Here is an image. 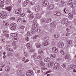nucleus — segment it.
Segmentation results:
<instances>
[{
    "label": "nucleus",
    "mask_w": 76,
    "mask_h": 76,
    "mask_svg": "<svg viewBox=\"0 0 76 76\" xmlns=\"http://www.w3.org/2000/svg\"><path fill=\"white\" fill-rule=\"evenodd\" d=\"M4 35H5L6 37H7V38H9V35L8 34H5V35L4 34Z\"/></svg>",
    "instance_id": "54"
},
{
    "label": "nucleus",
    "mask_w": 76,
    "mask_h": 76,
    "mask_svg": "<svg viewBox=\"0 0 76 76\" xmlns=\"http://www.w3.org/2000/svg\"><path fill=\"white\" fill-rule=\"evenodd\" d=\"M6 71H9L10 70V67L8 66H6L5 68Z\"/></svg>",
    "instance_id": "24"
},
{
    "label": "nucleus",
    "mask_w": 76,
    "mask_h": 76,
    "mask_svg": "<svg viewBox=\"0 0 76 76\" xmlns=\"http://www.w3.org/2000/svg\"><path fill=\"white\" fill-rule=\"evenodd\" d=\"M59 65L58 64V63H56L54 64V67H56L57 66H58Z\"/></svg>",
    "instance_id": "35"
},
{
    "label": "nucleus",
    "mask_w": 76,
    "mask_h": 76,
    "mask_svg": "<svg viewBox=\"0 0 76 76\" xmlns=\"http://www.w3.org/2000/svg\"><path fill=\"white\" fill-rule=\"evenodd\" d=\"M36 32V29H33L31 31L32 34H34Z\"/></svg>",
    "instance_id": "26"
},
{
    "label": "nucleus",
    "mask_w": 76,
    "mask_h": 76,
    "mask_svg": "<svg viewBox=\"0 0 76 76\" xmlns=\"http://www.w3.org/2000/svg\"><path fill=\"white\" fill-rule=\"evenodd\" d=\"M7 16V13L5 12H1L0 14V17L1 18L4 19Z\"/></svg>",
    "instance_id": "2"
},
{
    "label": "nucleus",
    "mask_w": 76,
    "mask_h": 76,
    "mask_svg": "<svg viewBox=\"0 0 76 76\" xmlns=\"http://www.w3.org/2000/svg\"><path fill=\"white\" fill-rule=\"evenodd\" d=\"M27 47L28 48H31L32 47V46L30 43H28L27 44Z\"/></svg>",
    "instance_id": "22"
},
{
    "label": "nucleus",
    "mask_w": 76,
    "mask_h": 76,
    "mask_svg": "<svg viewBox=\"0 0 76 76\" xmlns=\"http://www.w3.org/2000/svg\"><path fill=\"white\" fill-rule=\"evenodd\" d=\"M20 29H24V28H25V26H22L20 27Z\"/></svg>",
    "instance_id": "50"
},
{
    "label": "nucleus",
    "mask_w": 76,
    "mask_h": 76,
    "mask_svg": "<svg viewBox=\"0 0 76 76\" xmlns=\"http://www.w3.org/2000/svg\"><path fill=\"white\" fill-rule=\"evenodd\" d=\"M19 16L20 17H24V16H25V14L23 13H20V14H19Z\"/></svg>",
    "instance_id": "29"
},
{
    "label": "nucleus",
    "mask_w": 76,
    "mask_h": 76,
    "mask_svg": "<svg viewBox=\"0 0 76 76\" xmlns=\"http://www.w3.org/2000/svg\"><path fill=\"white\" fill-rule=\"evenodd\" d=\"M36 46L37 48H41V44L37 42L36 43Z\"/></svg>",
    "instance_id": "9"
},
{
    "label": "nucleus",
    "mask_w": 76,
    "mask_h": 76,
    "mask_svg": "<svg viewBox=\"0 0 76 76\" xmlns=\"http://www.w3.org/2000/svg\"><path fill=\"white\" fill-rule=\"evenodd\" d=\"M43 46H47L48 45V43L47 42H44L43 43Z\"/></svg>",
    "instance_id": "15"
},
{
    "label": "nucleus",
    "mask_w": 76,
    "mask_h": 76,
    "mask_svg": "<svg viewBox=\"0 0 76 76\" xmlns=\"http://www.w3.org/2000/svg\"><path fill=\"white\" fill-rule=\"evenodd\" d=\"M60 12H57V13L56 14L57 16H60Z\"/></svg>",
    "instance_id": "45"
},
{
    "label": "nucleus",
    "mask_w": 76,
    "mask_h": 76,
    "mask_svg": "<svg viewBox=\"0 0 76 76\" xmlns=\"http://www.w3.org/2000/svg\"><path fill=\"white\" fill-rule=\"evenodd\" d=\"M50 63V64L52 66H53V65L54 64V63H53V62H51Z\"/></svg>",
    "instance_id": "61"
},
{
    "label": "nucleus",
    "mask_w": 76,
    "mask_h": 76,
    "mask_svg": "<svg viewBox=\"0 0 76 76\" xmlns=\"http://www.w3.org/2000/svg\"><path fill=\"white\" fill-rule=\"evenodd\" d=\"M3 32L4 33V34H6L7 32H6V30H4L3 31Z\"/></svg>",
    "instance_id": "52"
},
{
    "label": "nucleus",
    "mask_w": 76,
    "mask_h": 76,
    "mask_svg": "<svg viewBox=\"0 0 76 76\" xmlns=\"http://www.w3.org/2000/svg\"><path fill=\"white\" fill-rule=\"evenodd\" d=\"M56 55L55 54H52L50 56L51 58H54L56 57Z\"/></svg>",
    "instance_id": "20"
},
{
    "label": "nucleus",
    "mask_w": 76,
    "mask_h": 76,
    "mask_svg": "<svg viewBox=\"0 0 76 76\" xmlns=\"http://www.w3.org/2000/svg\"><path fill=\"white\" fill-rule=\"evenodd\" d=\"M42 5L44 6H48L49 5V3L46 0H43L42 1Z\"/></svg>",
    "instance_id": "3"
},
{
    "label": "nucleus",
    "mask_w": 76,
    "mask_h": 76,
    "mask_svg": "<svg viewBox=\"0 0 76 76\" xmlns=\"http://www.w3.org/2000/svg\"><path fill=\"white\" fill-rule=\"evenodd\" d=\"M49 7L50 9H52L54 8V5H50L49 6Z\"/></svg>",
    "instance_id": "33"
},
{
    "label": "nucleus",
    "mask_w": 76,
    "mask_h": 76,
    "mask_svg": "<svg viewBox=\"0 0 76 76\" xmlns=\"http://www.w3.org/2000/svg\"><path fill=\"white\" fill-rule=\"evenodd\" d=\"M73 3V1L72 0H70L68 4V5H71V4Z\"/></svg>",
    "instance_id": "27"
},
{
    "label": "nucleus",
    "mask_w": 76,
    "mask_h": 76,
    "mask_svg": "<svg viewBox=\"0 0 76 76\" xmlns=\"http://www.w3.org/2000/svg\"><path fill=\"white\" fill-rule=\"evenodd\" d=\"M71 6L72 7H75V6H76V4L75 3H72L71 5Z\"/></svg>",
    "instance_id": "23"
},
{
    "label": "nucleus",
    "mask_w": 76,
    "mask_h": 76,
    "mask_svg": "<svg viewBox=\"0 0 76 76\" xmlns=\"http://www.w3.org/2000/svg\"><path fill=\"white\" fill-rule=\"evenodd\" d=\"M27 13H31V11L30 10H27Z\"/></svg>",
    "instance_id": "56"
},
{
    "label": "nucleus",
    "mask_w": 76,
    "mask_h": 76,
    "mask_svg": "<svg viewBox=\"0 0 76 76\" xmlns=\"http://www.w3.org/2000/svg\"><path fill=\"white\" fill-rule=\"evenodd\" d=\"M22 60L23 61H25V57H23L22 59Z\"/></svg>",
    "instance_id": "59"
},
{
    "label": "nucleus",
    "mask_w": 76,
    "mask_h": 76,
    "mask_svg": "<svg viewBox=\"0 0 76 76\" xmlns=\"http://www.w3.org/2000/svg\"><path fill=\"white\" fill-rule=\"evenodd\" d=\"M52 50L54 52V53H57V51H58V48L54 47L52 48Z\"/></svg>",
    "instance_id": "10"
},
{
    "label": "nucleus",
    "mask_w": 76,
    "mask_h": 76,
    "mask_svg": "<svg viewBox=\"0 0 76 76\" xmlns=\"http://www.w3.org/2000/svg\"><path fill=\"white\" fill-rule=\"evenodd\" d=\"M64 11L65 13H67V10L66 9V8H64Z\"/></svg>",
    "instance_id": "39"
},
{
    "label": "nucleus",
    "mask_w": 76,
    "mask_h": 76,
    "mask_svg": "<svg viewBox=\"0 0 76 76\" xmlns=\"http://www.w3.org/2000/svg\"><path fill=\"white\" fill-rule=\"evenodd\" d=\"M51 20L50 19H49L48 20L46 19V23H49L51 22Z\"/></svg>",
    "instance_id": "28"
},
{
    "label": "nucleus",
    "mask_w": 76,
    "mask_h": 76,
    "mask_svg": "<svg viewBox=\"0 0 76 76\" xmlns=\"http://www.w3.org/2000/svg\"><path fill=\"white\" fill-rule=\"evenodd\" d=\"M0 3L4 4V0H1L0 1Z\"/></svg>",
    "instance_id": "40"
},
{
    "label": "nucleus",
    "mask_w": 76,
    "mask_h": 76,
    "mask_svg": "<svg viewBox=\"0 0 76 76\" xmlns=\"http://www.w3.org/2000/svg\"><path fill=\"white\" fill-rule=\"evenodd\" d=\"M6 49L7 50H8V51H9V50H10V48L7 47H6Z\"/></svg>",
    "instance_id": "57"
},
{
    "label": "nucleus",
    "mask_w": 76,
    "mask_h": 76,
    "mask_svg": "<svg viewBox=\"0 0 76 76\" xmlns=\"http://www.w3.org/2000/svg\"><path fill=\"white\" fill-rule=\"evenodd\" d=\"M57 13V11H55L54 12V15H56Z\"/></svg>",
    "instance_id": "62"
},
{
    "label": "nucleus",
    "mask_w": 76,
    "mask_h": 76,
    "mask_svg": "<svg viewBox=\"0 0 76 76\" xmlns=\"http://www.w3.org/2000/svg\"><path fill=\"white\" fill-rule=\"evenodd\" d=\"M60 53L62 55H64L65 53L64 50H61L60 51Z\"/></svg>",
    "instance_id": "30"
},
{
    "label": "nucleus",
    "mask_w": 76,
    "mask_h": 76,
    "mask_svg": "<svg viewBox=\"0 0 76 76\" xmlns=\"http://www.w3.org/2000/svg\"><path fill=\"white\" fill-rule=\"evenodd\" d=\"M37 58L38 59H39V60H42V58H43L40 56H38L37 57Z\"/></svg>",
    "instance_id": "36"
},
{
    "label": "nucleus",
    "mask_w": 76,
    "mask_h": 76,
    "mask_svg": "<svg viewBox=\"0 0 76 76\" xmlns=\"http://www.w3.org/2000/svg\"><path fill=\"white\" fill-rule=\"evenodd\" d=\"M1 42H5V40L4 39H2Z\"/></svg>",
    "instance_id": "58"
},
{
    "label": "nucleus",
    "mask_w": 76,
    "mask_h": 76,
    "mask_svg": "<svg viewBox=\"0 0 76 76\" xmlns=\"http://www.w3.org/2000/svg\"><path fill=\"white\" fill-rule=\"evenodd\" d=\"M13 40L14 42H17V41H18V37H15L14 38Z\"/></svg>",
    "instance_id": "18"
},
{
    "label": "nucleus",
    "mask_w": 76,
    "mask_h": 76,
    "mask_svg": "<svg viewBox=\"0 0 76 76\" xmlns=\"http://www.w3.org/2000/svg\"><path fill=\"white\" fill-rule=\"evenodd\" d=\"M38 37H39L38 36H35L34 37H33L34 39H37Z\"/></svg>",
    "instance_id": "48"
},
{
    "label": "nucleus",
    "mask_w": 76,
    "mask_h": 76,
    "mask_svg": "<svg viewBox=\"0 0 76 76\" xmlns=\"http://www.w3.org/2000/svg\"><path fill=\"white\" fill-rule=\"evenodd\" d=\"M38 53L39 54H41V53H43V54H44V52H43V51H42V50H39L38 52Z\"/></svg>",
    "instance_id": "37"
},
{
    "label": "nucleus",
    "mask_w": 76,
    "mask_h": 76,
    "mask_svg": "<svg viewBox=\"0 0 76 76\" xmlns=\"http://www.w3.org/2000/svg\"><path fill=\"white\" fill-rule=\"evenodd\" d=\"M39 64L41 66H45V64L42 61H39Z\"/></svg>",
    "instance_id": "13"
},
{
    "label": "nucleus",
    "mask_w": 76,
    "mask_h": 76,
    "mask_svg": "<svg viewBox=\"0 0 76 76\" xmlns=\"http://www.w3.org/2000/svg\"><path fill=\"white\" fill-rule=\"evenodd\" d=\"M9 25V23L8 22H4V26H8Z\"/></svg>",
    "instance_id": "25"
},
{
    "label": "nucleus",
    "mask_w": 76,
    "mask_h": 76,
    "mask_svg": "<svg viewBox=\"0 0 76 76\" xmlns=\"http://www.w3.org/2000/svg\"><path fill=\"white\" fill-rule=\"evenodd\" d=\"M26 41H28L29 40V38L28 37H27L26 38Z\"/></svg>",
    "instance_id": "44"
},
{
    "label": "nucleus",
    "mask_w": 76,
    "mask_h": 76,
    "mask_svg": "<svg viewBox=\"0 0 76 76\" xmlns=\"http://www.w3.org/2000/svg\"><path fill=\"white\" fill-rule=\"evenodd\" d=\"M37 32L39 33L40 31H41V29H40V28H39L37 29Z\"/></svg>",
    "instance_id": "47"
},
{
    "label": "nucleus",
    "mask_w": 76,
    "mask_h": 76,
    "mask_svg": "<svg viewBox=\"0 0 76 76\" xmlns=\"http://www.w3.org/2000/svg\"><path fill=\"white\" fill-rule=\"evenodd\" d=\"M24 56H27V54H26V52H24Z\"/></svg>",
    "instance_id": "64"
},
{
    "label": "nucleus",
    "mask_w": 76,
    "mask_h": 76,
    "mask_svg": "<svg viewBox=\"0 0 76 76\" xmlns=\"http://www.w3.org/2000/svg\"><path fill=\"white\" fill-rule=\"evenodd\" d=\"M47 37H45L42 38V39L44 40V41H47Z\"/></svg>",
    "instance_id": "41"
},
{
    "label": "nucleus",
    "mask_w": 76,
    "mask_h": 76,
    "mask_svg": "<svg viewBox=\"0 0 76 76\" xmlns=\"http://www.w3.org/2000/svg\"><path fill=\"white\" fill-rule=\"evenodd\" d=\"M61 66L62 67H63L64 68V67H65L66 66H65V64H62L61 65Z\"/></svg>",
    "instance_id": "51"
},
{
    "label": "nucleus",
    "mask_w": 76,
    "mask_h": 76,
    "mask_svg": "<svg viewBox=\"0 0 76 76\" xmlns=\"http://www.w3.org/2000/svg\"><path fill=\"white\" fill-rule=\"evenodd\" d=\"M38 25L37 23H34L33 24V28H37L38 27Z\"/></svg>",
    "instance_id": "16"
},
{
    "label": "nucleus",
    "mask_w": 76,
    "mask_h": 76,
    "mask_svg": "<svg viewBox=\"0 0 76 76\" xmlns=\"http://www.w3.org/2000/svg\"><path fill=\"white\" fill-rule=\"evenodd\" d=\"M59 48H63L64 46V43L63 42H60L58 44Z\"/></svg>",
    "instance_id": "5"
},
{
    "label": "nucleus",
    "mask_w": 76,
    "mask_h": 76,
    "mask_svg": "<svg viewBox=\"0 0 76 76\" xmlns=\"http://www.w3.org/2000/svg\"><path fill=\"white\" fill-rule=\"evenodd\" d=\"M44 60L45 62H48V61H50L51 60V59L50 58H45Z\"/></svg>",
    "instance_id": "17"
},
{
    "label": "nucleus",
    "mask_w": 76,
    "mask_h": 76,
    "mask_svg": "<svg viewBox=\"0 0 76 76\" xmlns=\"http://www.w3.org/2000/svg\"><path fill=\"white\" fill-rule=\"evenodd\" d=\"M29 61V60L28 59H26V61L24 62V63H26V62H28Z\"/></svg>",
    "instance_id": "55"
},
{
    "label": "nucleus",
    "mask_w": 76,
    "mask_h": 76,
    "mask_svg": "<svg viewBox=\"0 0 76 76\" xmlns=\"http://www.w3.org/2000/svg\"><path fill=\"white\" fill-rule=\"evenodd\" d=\"M29 1H26L24 2V5L25 6H26V5H27V4H28V3Z\"/></svg>",
    "instance_id": "32"
},
{
    "label": "nucleus",
    "mask_w": 76,
    "mask_h": 76,
    "mask_svg": "<svg viewBox=\"0 0 76 76\" xmlns=\"http://www.w3.org/2000/svg\"><path fill=\"white\" fill-rule=\"evenodd\" d=\"M30 4H31V5H33V4H34V3L32 2H30Z\"/></svg>",
    "instance_id": "60"
},
{
    "label": "nucleus",
    "mask_w": 76,
    "mask_h": 76,
    "mask_svg": "<svg viewBox=\"0 0 76 76\" xmlns=\"http://www.w3.org/2000/svg\"><path fill=\"white\" fill-rule=\"evenodd\" d=\"M0 7H4V4L3 3H0Z\"/></svg>",
    "instance_id": "42"
},
{
    "label": "nucleus",
    "mask_w": 76,
    "mask_h": 76,
    "mask_svg": "<svg viewBox=\"0 0 76 76\" xmlns=\"http://www.w3.org/2000/svg\"><path fill=\"white\" fill-rule=\"evenodd\" d=\"M27 36H28V37H30V36H31V34H30V33H29V32L28 31L27 32Z\"/></svg>",
    "instance_id": "46"
},
{
    "label": "nucleus",
    "mask_w": 76,
    "mask_h": 76,
    "mask_svg": "<svg viewBox=\"0 0 76 76\" xmlns=\"http://www.w3.org/2000/svg\"><path fill=\"white\" fill-rule=\"evenodd\" d=\"M48 66L49 67H52V65L51 64V63H49L48 64Z\"/></svg>",
    "instance_id": "43"
},
{
    "label": "nucleus",
    "mask_w": 76,
    "mask_h": 76,
    "mask_svg": "<svg viewBox=\"0 0 76 76\" xmlns=\"http://www.w3.org/2000/svg\"><path fill=\"white\" fill-rule=\"evenodd\" d=\"M10 28L11 30H15L16 28V24L14 23H11L10 26Z\"/></svg>",
    "instance_id": "1"
},
{
    "label": "nucleus",
    "mask_w": 76,
    "mask_h": 76,
    "mask_svg": "<svg viewBox=\"0 0 76 76\" xmlns=\"http://www.w3.org/2000/svg\"><path fill=\"white\" fill-rule=\"evenodd\" d=\"M34 21H35V22H36L37 20V18H35L34 19Z\"/></svg>",
    "instance_id": "63"
},
{
    "label": "nucleus",
    "mask_w": 76,
    "mask_h": 76,
    "mask_svg": "<svg viewBox=\"0 0 76 76\" xmlns=\"http://www.w3.org/2000/svg\"><path fill=\"white\" fill-rule=\"evenodd\" d=\"M28 18L30 19H34V14L32 13H31L30 15H28Z\"/></svg>",
    "instance_id": "8"
},
{
    "label": "nucleus",
    "mask_w": 76,
    "mask_h": 76,
    "mask_svg": "<svg viewBox=\"0 0 76 76\" xmlns=\"http://www.w3.org/2000/svg\"><path fill=\"white\" fill-rule=\"evenodd\" d=\"M54 37L55 38H58L59 37V36L58 34H54Z\"/></svg>",
    "instance_id": "31"
},
{
    "label": "nucleus",
    "mask_w": 76,
    "mask_h": 76,
    "mask_svg": "<svg viewBox=\"0 0 76 76\" xmlns=\"http://www.w3.org/2000/svg\"><path fill=\"white\" fill-rule=\"evenodd\" d=\"M61 68L60 66H59V65H58V66H53V69H60Z\"/></svg>",
    "instance_id": "19"
},
{
    "label": "nucleus",
    "mask_w": 76,
    "mask_h": 76,
    "mask_svg": "<svg viewBox=\"0 0 76 76\" xmlns=\"http://www.w3.org/2000/svg\"><path fill=\"white\" fill-rule=\"evenodd\" d=\"M41 10V8L39 6H37L35 9V11L37 12L40 11Z\"/></svg>",
    "instance_id": "7"
},
{
    "label": "nucleus",
    "mask_w": 76,
    "mask_h": 76,
    "mask_svg": "<svg viewBox=\"0 0 76 76\" xmlns=\"http://www.w3.org/2000/svg\"><path fill=\"white\" fill-rule=\"evenodd\" d=\"M70 57L69 55H66L65 57V59H68Z\"/></svg>",
    "instance_id": "34"
},
{
    "label": "nucleus",
    "mask_w": 76,
    "mask_h": 76,
    "mask_svg": "<svg viewBox=\"0 0 76 76\" xmlns=\"http://www.w3.org/2000/svg\"><path fill=\"white\" fill-rule=\"evenodd\" d=\"M68 16L69 18V19H71L73 18V14L69 13L68 14Z\"/></svg>",
    "instance_id": "14"
},
{
    "label": "nucleus",
    "mask_w": 76,
    "mask_h": 76,
    "mask_svg": "<svg viewBox=\"0 0 76 76\" xmlns=\"http://www.w3.org/2000/svg\"><path fill=\"white\" fill-rule=\"evenodd\" d=\"M15 13L16 14H20L21 13V9L18 8L15 11Z\"/></svg>",
    "instance_id": "6"
},
{
    "label": "nucleus",
    "mask_w": 76,
    "mask_h": 76,
    "mask_svg": "<svg viewBox=\"0 0 76 76\" xmlns=\"http://www.w3.org/2000/svg\"><path fill=\"white\" fill-rule=\"evenodd\" d=\"M12 9V7L11 6L7 7L6 8V10H7L9 11H11Z\"/></svg>",
    "instance_id": "12"
},
{
    "label": "nucleus",
    "mask_w": 76,
    "mask_h": 76,
    "mask_svg": "<svg viewBox=\"0 0 76 76\" xmlns=\"http://www.w3.org/2000/svg\"><path fill=\"white\" fill-rule=\"evenodd\" d=\"M20 20H21V18H18L17 20V21L18 22H20Z\"/></svg>",
    "instance_id": "38"
},
{
    "label": "nucleus",
    "mask_w": 76,
    "mask_h": 76,
    "mask_svg": "<svg viewBox=\"0 0 76 76\" xmlns=\"http://www.w3.org/2000/svg\"><path fill=\"white\" fill-rule=\"evenodd\" d=\"M68 42L69 44H72V42L71 41H68Z\"/></svg>",
    "instance_id": "49"
},
{
    "label": "nucleus",
    "mask_w": 76,
    "mask_h": 76,
    "mask_svg": "<svg viewBox=\"0 0 76 76\" xmlns=\"http://www.w3.org/2000/svg\"><path fill=\"white\" fill-rule=\"evenodd\" d=\"M11 20H15V18L14 17H11L10 18Z\"/></svg>",
    "instance_id": "53"
},
{
    "label": "nucleus",
    "mask_w": 76,
    "mask_h": 76,
    "mask_svg": "<svg viewBox=\"0 0 76 76\" xmlns=\"http://www.w3.org/2000/svg\"><path fill=\"white\" fill-rule=\"evenodd\" d=\"M33 73V71L32 70H29L26 73V75L28 76H31Z\"/></svg>",
    "instance_id": "4"
},
{
    "label": "nucleus",
    "mask_w": 76,
    "mask_h": 76,
    "mask_svg": "<svg viewBox=\"0 0 76 76\" xmlns=\"http://www.w3.org/2000/svg\"><path fill=\"white\" fill-rule=\"evenodd\" d=\"M76 67V66L75 65H72L70 66V67L71 69H74Z\"/></svg>",
    "instance_id": "21"
},
{
    "label": "nucleus",
    "mask_w": 76,
    "mask_h": 76,
    "mask_svg": "<svg viewBox=\"0 0 76 76\" xmlns=\"http://www.w3.org/2000/svg\"><path fill=\"white\" fill-rule=\"evenodd\" d=\"M46 19L45 18H42L41 20V24H42V23H46Z\"/></svg>",
    "instance_id": "11"
}]
</instances>
